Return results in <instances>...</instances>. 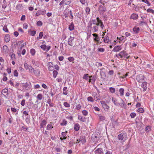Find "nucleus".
Here are the masks:
<instances>
[{"instance_id": "obj_1", "label": "nucleus", "mask_w": 154, "mask_h": 154, "mask_svg": "<svg viewBox=\"0 0 154 154\" xmlns=\"http://www.w3.org/2000/svg\"><path fill=\"white\" fill-rule=\"evenodd\" d=\"M100 24V26L102 29H103L104 25L102 20L99 19L98 17L96 18V19L90 20L88 23V25H89L90 27H91V25H92L97 24Z\"/></svg>"}, {"instance_id": "obj_2", "label": "nucleus", "mask_w": 154, "mask_h": 154, "mask_svg": "<svg viewBox=\"0 0 154 154\" xmlns=\"http://www.w3.org/2000/svg\"><path fill=\"white\" fill-rule=\"evenodd\" d=\"M112 100L113 103L116 106L119 105L122 107H124L125 109L126 108L125 106V102L120 97H117V98L112 97Z\"/></svg>"}, {"instance_id": "obj_3", "label": "nucleus", "mask_w": 154, "mask_h": 154, "mask_svg": "<svg viewBox=\"0 0 154 154\" xmlns=\"http://www.w3.org/2000/svg\"><path fill=\"white\" fill-rule=\"evenodd\" d=\"M99 26L100 24H97L91 25V27H90L89 25H88L87 27L90 31H92L93 32H96L98 31Z\"/></svg>"}, {"instance_id": "obj_4", "label": "nucleus", "mask_w": 154, "mask_h": 154, "mask_svg": "<svg viewBox=\"0 0 154 154\" xmlns=\"http://www.w3.org/2000/svg\"><path fill=\"white\" fill-rule=\"evenodd\" d=\"M118 138L119 140L124 142L128 138L127 134L126 133H121L118 135Z\"/></svg>"}, {"instance_id": "obj_5", "label": "nucleus", "mask_w": 154, "mask_h": 154, "mask_svg": "<svg viewBox=\"0 0 154 154\" xmlns=\"http://www.w3.org/2000/svg\"><path fill=\"white\" fill-rule=\"evenodd\" d=\"M72 2V0H62L60 3L59 5L61 7L63 6L69 5Z\"/></svg>"}, {"instance_id": "obj_6", "label": "nucleus", "mask_w": 154, "mask_h": 154, "mask_svg": "<svg viewBox=\"0 0 154 154\" xmlns=\"http://www.w3.org/2000/svg\"><path fill=\"white\" fill-rule=\"evenodd\" d=\"M99 11L101 14H103L106 11V8L102 5H100L98 8Z\"/></svg>"}, {"instance_id": "obj_7", "label": "nucleus", "mask_w": 154, "mask_h": 154, "mask_svg": "<svg viewBox=\"0 0 154 154\" xmlns=\"http://www.w3.org/2000/svg\"><path fill=\"white\" fill-rule=\"evenodd\" d=\"M46 11L45 10L42 9L37 11L35 14L37 16H38L40 15H45L46 14Z\"/></svg>"}, {"instance_id": "obj_8", "label": "nucleus", "mask_w": 154, "mask_h": 154, "mask_svg": "<svg viewBox=\"0 0 154 154\" xmlns=\"http://www.w3.org/2000/svg\"><path fill=\"white\" fill-rule=\"evenodd\" d=\"M137 80L139 82H143L144 79V76L142 74H140L137 76L136 77Z\"/></svg>"}, {"instance_id": "obj_9", "label": "nucleus", "mask_w": 154, "mask_h": 154, "mask_svg": "<svg viewBox=\"0 0 154 154\" xmlns=\"http://www.w3.org/2000/svg\"><path fill=\"white\" fill-rule=\"evenodd\" d=\"M95 154H103V151L101 148H98L94 152Z\"/></svg>"}, {"instance_id": "obj_10", "label": "nucleus", "mask_w": 154, "mask_h": 154, "mask_svg": "<svg viewBox=\"0 0 154 154\" xmlns=\"http://www.w3.org/2000/svg\"><path fill=\"white\" fill-rule=\"evenodd\" d=\"M122 49V47L121 46H115L113 49V51L117 52L121 50Z\"/></svg>"}, {"instance_id": "obj_11", "label": "nucleus", "mask_w": 154, "mask_h": 154, "mask_svg": "<svg viewBox=\"0 0 154 154\" xmlns=\"http://www.w3.org/2000/svg\"><path fill=\"white\" fill-rule=\"evenodd\" d=\"M101 103L103 107L105 110H107L109 109V106L107 104H106L104 102L101 101Z\"/></svg>"}, {"instance_id": "obj_12", "label": "nucleus", "mask_w": 154, "mask_h": 154, "mask_svg": "<svg viewBox=\"0 0 154 154\" xmlns=\"http://www.w3.org/2000/svg\"><path fill=\"white\" fill-rule=\"evenodd\" d=\"M74 38L73 37L70 36L68 41V44L70 46H73V44L72 42V41L74 40Z\"/></svg>"}, {"instance_id": "obj_13", "label": "nucleus", "mask_w": 154, "mask_h": 154, "mask_svg": "<svg viewBox=\"0 0 154 154\" xmlns=\"http://www.w3.org/2000/svg\"><path fill=\"white\" fill-rule=\"evenodd\" d=\"M48 69L49 71H52L54 69V66L52 63L48 62Z\"/></svg>"}, {"instance_id": "obj_14", "label": "nucleus", "mask_w": 154, "mask_h": 154, "mask_svg": "<svg viewBox=\"0 0 154 154\" xmlns=\"http://www.w3.org/2000/svg\"><path fill=\"white\" fill-rule=\"evenodd\" d=\"M121 54H122V56L125 58L127 59L128 58L130 57V56H128V53H126V51H123L121 52Z\"/></svg>"}, {"instance_id": "obj_15", "label": "nucleus", "mask_w": 154, "mask_h": 154, "mask_svg": "<svg viewBox=\"0 0 154 154\" xmlns=\"http://www.w3.org/2000/svg\"><path fill=\"white\" fill-rule=\"evenodd\" d=\"M140 28L137 26H135L133 29V31L134 32V33L136 34L138 33L140 31Z\"/></svg>"}, {"instance_id": "obj_16", "label": "nucleus", "mask_w": 154, "mask_h": 154, "mask_svg": "<svg viewBox=\"0 0 154 154\" xmlns=\"http://www.w3.org/2000/svg\"><path fill=\"white\" fill-rule=\"evenodd\" d=\"M10 35L8 34H6L5 36V38H4V40L6 42H8L10 40Z\"/></svg>"}, {"instance_id": "obj_17", "label": "nucleus", "mask_w": 154, "mask_h": 154, "mask_svg": "<svg viewBox=\"0 0 154 154\" xmlns=\"http://www.w3.org/2000/svg\"><path fill=\"white\" fill-rule=\"evenodd\" d=\"M146 82H143L141 84V87L143 88V91H145L146 89Z\"/></svg>"}, {"instance_id": "obj_18", "label": "nucleus", "mask_w": 154, "mask_h": 154, "mask_svg": "<svg viewBox=\"0 0 154 154\" xmlns=\"http://www.w3.org/2000/svg\"><path fill=\"white\" fill-rule=\"evenodd\" d=\"M2 93L4 96H6L8 94V89H3L2 92Z\"/></svg>"}, {"instance_id": "obj_19", "label": "nucleus", "mask_w": 154, "mask_h": 154, "mask_svg": "<svg viewBox=\"0 0 154 154\" xmlns=\"http://www.w3.org/2000/svg\"><path fill=\"white\" fill-rule=\"evenodd\" d=\"M68 29L70 31H72L74 29V26L73 22H72L69 25Z\"/></svg>"}, {"instance_id": "obj_20", "label": "nucleus", "mask_w": 154, "mask_h": 154, "mask_svg": "<svg viewBox=\"0 0 154 154\" xmlns=\"http://www.w3.org/2000/svg\"><path fill=\"white\" fill-rule=\"evenodd\" d=\"M138 17V15L137 14H133L131 15L130 18L134 20L137 19Z\"/></svg>"}, {"instance_id": "obj_21", "label": "nucleus", "mask_w": 154, "mask_h": 154, "mask_svg": "<svg viewBox=\"0 0 154 154\" xmlns=\"http://www.w3.org/2000/svg\"><path fill=\"white\" fill-rule=\"evenodd\" d=\"M96 78L95 76H93L92 78L89 79V82H91V83L92 84L94 83V82L96 80Z\"/></svg>"}, {"instance_id": "obj_22", "label": "nucleus", "mask_w": 154, "mask_h": 154, "mask_svg": "<svg viewBox=\"0 0 154 154\" xmlns=\"http://www.w3.org/2000/svg\"><path fill=\"white\" fill-rule=\"evenodd\" d=\"M3 50L5 53H8V47L6 45H4L3 47Z\"/></svg>"}, {"instance_id": "obj_23", "label": "nucleus", "mask_w": 154, "mask_h": 154, "mask_svg": "<svg viewBox=\"0 0 154 154\" xmlns=\"http://www.w3.org/2000/svg\"><path fill=\"white\" fill-rule=\"evenodd\" d=\"M53 128V126L52 125V123H50V124H48L47 126V129L48 130H51Z\"/></svg>"}, {"instance_id": "obj_24", "label": "nucleus", "mask_w": 154, "mask_h": 154, "mask_svg": "<svg viewBox=\"0 0 154 154\" xmlns=\"http://www.w3.org/2000/svg\"><path fill=\"white\" fill-rule=\"evenodd\" d=\"M79 141L81 142L82 144H84L86 142L85 139L84 137H81L79 139Z\"/></svg>"}, {"instance_id": "obj_25", "label": "nucleus", "mask_w": 154, "mask_h": 154, "mask_svg": "<svg viewBox=\"0 0 154 154\" xmlns=\"http://www.w3.org/2000/svg\"><path fill=\"white\" fill-rule=\"evenodd\" d=\"M99 119L101 121H103L105 119V117L103 115L100 114L98 115Z\"/></svg>"}, {"instance_id": "obj_26", "label": "nucleus", "mask_w": 154, "mask_h": 154, "mask_svg": "<svg viewBox=\"0 0 154 154\" xmlns=\"http://www.w3.org/2000/svg\"><path fill=\"white\" fill-rule=\"evenodd\" d=\"M79 129V125L78 124H76L74 125V129L75 131H78Z\"/></svg>"}, {"instance_id": "obj_27", "label": "nucleus", "mask_w": 154, "mask_h": 154, "mask_svg": "<svg viewBox=\"0 0 154 154\" xmlns=\"http://www.w3.org/2000/svg\"><path fill=\"white\" fill-rule=\"evenodd\" d=\"M78 119L79 120L82 122H84L85 120V118L82 117L81 116H79Z\"/></svg>"}, {"instance_id": "obj_28", "label": "nucleus", "mask_w": 154, "mask_h": 154, "mask_svg": "<svg viewBox=\"0 0 154 154\" xmlns=\"http://www.w3.org/2000/svg\"><path fill=\"white\" fill-rule=\"evenodd\" d=\"M124 89L123 88H121L119 90V91L121 96H123L124 94Z\"/></svg>"}, {"instance_id": "obj_29", "label": "nucleus", "mask_w": 154, "mask_h": 154, "mask_svg": "<svg viewBox=\"0 0 154 154\" xmlns=\"http://www.w3.org/2000/svg\"><path fill=\"white\" fill-rule=\"evenodd\" d=\"M30 53L32 56H34L35 53V51L33 48L31 49L30 50Z\"/></svg>"}, {"instance_id": "obj_30", "label": "nucleus", "mask_w": 154, "mask_h": 154, "mask_svg": "<svg viewBox=\"0 0 154 154\" xmlns=\"http://www.w3.org/2000/svg\"><path fill=\"white\" fill-rule=\"evenodd\" d=\"M107 2V0H100V3L103 5H105Z\"/></svg>"}, {"instance_id": "obj_31", "label": "nucleus", "mask_w": 154, "mask_h": 154, "mask_svg": "<svg viewBox=\"0 0 154 154\" xmlns=\"http://www.w3.org/2000/svg\"><path fill=\"white\" fill-rule=\"evenodd\" d=\"M109 90L110 92L112 93H115L116 91L115 88L113 87L110 88H109Z\"/></svg>"}, {"instance_id": "obj_32", "label": "nucleus", "mask_w": 154, "mask_h": 154, "mask_svg": "<svg viewBox=\"0 0 154 154\" xmlns=\"http://www.w3.org/2000/svg\"><path fill=\"white\" fill-rule=\"evenodd\" d=\"M58 74L56 70H54L53 72V77L54 78H56Z\"/></svg>"}, {"instance_id": "obj_33", "label": "nucleus", "mask_w": 154, "mask_h": 154, "mask_svg": "<svg viewBox=\"0 0 154 154\" xmlns=\"http://www.w3.org/2000/svg\"><path fill=\"white\" fill-rule=\"evenodd\" d=\"M22 7V5L21 4H19L16 6V8L17 10H20L21 9Z\"/></svg>"}, {"instance_id": "obj_34", "label": "nucleus", "mask_w": 154, "mask_h": 154, "mask_svg": "<svg viewBox=\"0 0 154 154\" xmlns=\"http://www.w3.org/2000/svg\"><path fill=\"white\" fill-rule=\"evenodd\" d=\"M89 77V75L88 74H85L84 75L83 77V79H85L86 80H87L88 79V78Z\"/></svg>"}, {"instance_id": "obj_35", "label": "nucleus", "mask_w": 154, "mask_h": 154, "mask_svg": "<svg viewBox=\"0 0 154 154\" xmlns=\"http://www.w3.org/2000/svg\"><path fill=\"white\" fill-rule=\"evenodd\" d=\"M33 72L36 75H39V70H35L34 69V71H32V72Z\"/></svg>"}, {"instance_id": "obj_36", "label": "nucleus", "mask_w": 154, "mask_h": 154, "mask_svg": "<svg viewBox=\"0 0 154 154\" xmlns=\"http://www.w3.org/2000/svg\"><path fill=\"white\" fill-rule=\"evenodd\" d=\"M67 123V122L66 121L63 120L62 122L60 123V125L61 126L65 125Z\"/></svg>"}, {"instance_id": "obj_37", "label": "nucleus", "mask_w": 154, "mask_h": 154, "mask_svg": "<svg viewBox=\"0 0 154 154\" xmlns=\"http://www.w3.org/2000/svg\"><path fill=\"white\" fill-rule=\"evenodd\" d=\"M28 69H29V72L30 73H32V71H34V69L31 66H29Z\"/></svg>"}, {"instance_id": "obj_38", "label": "nucleus", "mask_w": 154, "mask_h": 154, "mask_svg": "<svg viewBox=\"0 0 154 154\" xmlns=\"http://www.w3.org/2000/svg\"><path fill=\"white\" fill-rule=\"evenodd\" d=\"M42 99V97H37V100L35 102L37 103H40V102L39 100H41Z\"/></svg>"}, {"instance_id": "obj_39", "label": "nucleus", "mask_w": 154, "mask_h": 154, "mask_svg": "<svg viewBox=\"0 0 154 154\" xmlns=\"http://www.w3.org/2000/svg\"><path fill=\"white\" fill-rule=\"evenodd\" d=\"M116 57L119 58H122L123 56H122V54H121V52L118 54L116 55Z\"/></svg>"}, {"instance_id": "obj_40", "label": "nucleus", "mask_w": 154, "mask_h": 154, "mask_svg": "<svg viewBox=\"0 0 154 154\" xmlns=\"http://www.w3.org/2000/svg\"><path fill=\"white\" fill-rule=\"evenodd\" d=\"M90 9L89 8L87 7L85 9V12L87 14H88L90 13Z\"/></svg>"}, {"instance_id": "obj_41", "label": "nucleus", "mask_w": 154, "mask_h": 154, "mask_svg": "<svg viewBox=\"0 0 154 154\" xmlns=\"http://www.w3.org/2000/svg\"><path fill=\"white\" fill-rule=\"evenodd\" d=\"M117 39H119V42L120 43L121 41H122L125 38L124 36H122L120 38H119V37L117 38Z\"/></svg>"}, {"instance_id": "obj_42", "label": "nucleus", "mask_w": 154, "mask_h": 154, "mask_svg": "<svg viewBox=\"0 0 154 154\" xmlns=\"http://www.w3.org/2000/svg\"><path fill=\"white\" fill-rule=\"evenodd\" d=\"M3 30L5 32H8V29L7 26L5 25L3 27Z\"/></svg>"}, {"instance_id": "obj_43", "label": "nucleus", "mask_w": 154, "mask_h": 154, "mask_svg": "<svg viewBox=\"0 0 154 154\" xmlns=\"http://www.w3.org/2000/svg\"><path fill=\"white\" fill-rule=\"evenodd\" d=\"M23 114L26 116V119H28L29 118V116L27 112L26 111H23Z\"/></svg>"}, {"instance_id": "obj_44", "label": "nucleus", "mask_w": 154, "mask_h": 154, "mask_svg": "<svg viewBox=\"0 0 154 154\" xmlns=\"http://www.w3.org/2000/svg\"><path fill=\"white\" fill-rule=\"evenodd\" d=\"M147 12L151 13L152 14H154V10L149 8L147 10Z\"/></svg>"}, {"instance_id": "obj_45", "label": "nucleus", "mask_w": 154, "mask_h": 154, "mask_svg": "<svg viewBox=\"0 0 154 154\" xmlns=\"http://www.w3.org/2000/svg\"><path fill=\"white\" fill-rule=\"evenodd\" d=\"M41 48L44 51H46L47 46L45 45H42L41 46Z\"/></svg>"}, {"instance_id": "obj_46", "label": "nucleus", "mask_w": 154, "mask_h": 154, "mask_svg": "<svg viewBox=\"0 0 154 154\" xmlns=\"http://www.w3.org/2000/svg\"><path fill=\"white\" fill-rule=\"evenodd\" d=\"M47 122L46 120H44L41 122L40 125L45 126Z\"/></svg>"}, {"instance_id": "obj_47", "label": "nucleus", "mask_w": 154, "mask_h": 154, "mask_svg": "<svg viewBox=\"0 0 154 154\" xmlns=\"http://www.w3.org/2000/svg\"><path fill=\"white\" fill-rule=\"evenodd\" d=\"M130 116L131 118H134L136 116V114L134 112H132L130 114Z\"/></svg>"}, {"instance_id": "obj_48", "label": "nucleus", "mask_w": 154, "mask_h": 154, "mask_svg": "<svg viewBox=\"0 0 154 154\" xmlns=\"http://www.w3.org/2000/svg\"><path fill=\"white\" fill-rule=\"evenodd\" d=\"M144 109L142 108H139L138 110V112L139 113H142L144 112Z\"/></svg>"}, {"instance_id": "obj_49", "label": "nucleus", "mask_w": 154, "mask_h": 154, "mask_svg": "<svg viewBox=\"0 0 154 154\" xmlns=\"http://www.w3.org/2000/svg\"><path fill=\"white\" fill-rule=\"evenodd\" d=\"M151 130V128L150 126H148L146 127L145 128V131L146 132H149Z\"/></svg>"}, {"instance_id": "obj_50", "label": "nucleus", "mask_w": 154, "mask_h": 154, "mask_svg": "<svg viewBox=\"0 0 154 154\" xmlns=\"http://www.w3.org/2000/svg\"><path fill=\"white\" fill-rule=\"evenodd\" d=\"M83 115L85 116H86L88 115V112L86 110H83L82 111Z\"/></svg>"}, {"instance_id": "obj_51", "label": "nucleus", "mask_w": 154, "mask_h": 154, "mask_svg": "<svg viewBox=\"0 0 154 154\" xmlns=\"http://www.w3.org/2000/svg\"><path fill=\"white\" fill-rule=\"evenodd\" d=\"M82 108V106L80 104H79L77 105L76 107V109L77 110H79L81 109Z\"/></svg>"}, {"instance_id": "obj_52", "label": "nucleus", "mask_w": 154, "mask_h": 154, "mask_svg": "<svg viewBox=\"0 0 154 154\" xmlns=\"http://www.w3.org/2000/svg\"><path fill=\"white\" fill-rule=\"evenodd\" d=\"M24 66L25 68L26 69H28L29 68V66H30L28 65V64L26 63H24Z\"/></svg>"}, {"instance_id": "obj_53", "label": "nucleus", "mask_w": 154, "mask_h": 154, "mask_svg": "<svg viewBox=\"0 0 154 154\" xmlns=\"http://www.w3.org/2000/svg\"><path fill=\"white\" fill-rule=\"evenodd\" d=\"M88 100L91 102L94 101V99L92 97H88Z\"/></svg>"}, {"instance_id": "obj_54", "label": "nucleus", "mask_w": 154, "mask_h": 154, "mask_svg": "<svg viewBox=\"0 0 154 154\" xmlns=\"http://www.w3.org/2000/svg\"><path fill=\"white\" fill-rule=\"evenodd\" d=\"M42 22H41L40 21H38L37 22V25L38 26H41L42 25Z\"/></svg>"}, {"instance_id": "obj_55", "label": "nucleus", "mask_w": 154, "mask_h": 154, "mask_svg": "<svg viewBox=\"0 0 154 154\" xmlns=\"http://www.w3.org/2000/svg\"><path fill=\"white\" fill-rule=\"evenodd\" d=\"M64 105L66 107H69L70 106V105L67 102H64L63 103Z\"/></svg>"}, {"instance_id": "obj_56", "label": "nucleus", "mask_w": 154, "mask_h": 154, "mask_svg": "<svg viewBox=\"0 0 154 154\" xmlns=\"http://www.w3.org/2000/svg\"><path fill=\"white\" fill-rule=\"evenodd\" d=\"M14 76L17 77L18 76V73L17 70H15L14 72Z\"/></svg>"}, {"instance_id": "obj_57", "label": "nucleus", "mask_w": 154, "mask_h": 154, "mask_svg": "<svg viewBox=\"0 0 154 154\" xmlns=\"http://www.w3.org/2000/svg\"><path fill=\"white\" fill-rule=\"evenodd\" d=\"M100 75H101V76H102L105 75V72L103 71H102V70H100Z\"/></svg>"}, {"instance_id": "obj_58", "label": "nucleus", "mask_w": 154, "mask_h": 154, "mask_svg": "<svg viewBox=\"0 0 154 154\" xmlns=\"http://www.w3.org/2000/svg\"><path fill=\"white\" fill-rule=\"evenodd\" d=\"M36 34V31L35 30H32L30 34L32 36H34Z\"/></svg>"}, {"instance_id": "obj_59", "label": "nucleus", "mask_w": 154, "mask_h": 154, "mask_svg": "<svg viewBox=\"0 0 154 154\" xmlns=\"http://www.w3.org/2000/svg\"><path fill=\"white\" fill-rule=\"evenodd\" d=\"M43 32H40L39 35V38L41 39L42 38L43 36Z\"/></svg>"}, {"instance_id": "obj_60", "label": "nucleus", "mask_w": 154, "mask_h": 154, "mask_svg": "<svg viewBox=\"0 0 154 154\" xmlns=\"http://www.w3.org/2000/svg\"><path fill=\"white\" fill-rule=\"evenodd\" d=\"M11 59L12 60H14L15 59V55L14 54H12L11 56Z\"/></svg>"}, {"instance_id": "obj_61", "label": "nucleus", "mask_w": 154, "mask_h": 154, "mask_svg": "<svg viewBox=\"0 0 154 154\" xmlns=\"http://www.w3.org/2000/svg\"><path fill=\"white\" fill-rule=\"evenodd\" d=\"M28 26V25L26 23H24L23 25V28L25 29H27Z\"/></svg>"}, {"instance_id": "obj_62", "label": "nucleus", "mask_w": 154, "mask_h": 154, "mask_svg": "<svg viewBox=\"0 0 154 154\" xmlns=\"http://www.w3.org/2000/svg\"><path fill=\"white\" fill-rule=\"evenodd\" d=\"M104 42L108 43L109 42V39L107 38V37L103 39Z\"/></svg>"}, {"instance_id": "obj_63", "label": "nucleus", "mask_w": 154, "mask_h": 154, "mask_svg": "<svg viewBox=\"0 0 154 154\" xmlns=\"http://www.w3.org/2000/svg\"><path fill=\"white\" fill-rule=\"evenodd\" d=\"M68 59L70 62H72L74 60V58L73 57H68Z\"/></svg>"}, {"instance_id": "obj_64", "label": "nucleus", "mask_w": 154, "mask_h": 154, "mask_svg": "<svg viewBox=\"0 0 154 154\" xmlns=\"http://www.w3.org/2000/svg\"><path fill=\"white\" fill-rule=\"evenodd\" d=\"M57 80L58 82H61L63 81V79L60 78H58L57 79Z\"/></svg>"}]
</instances>
